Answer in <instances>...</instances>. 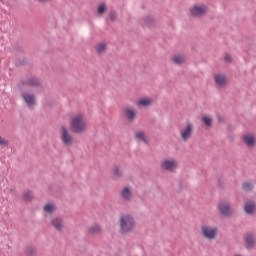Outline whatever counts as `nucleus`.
Listing matches in <instances>:
<instances>
[{"mask_svg":"<svg viewBox=\"0 0 256 256\" xmlns=\"http://www.w3.org/2000/svg\"><path fill=\"white\" fill-rule=\"evenodd\" d=\"M225 61H226V63H231V55L226 54L225 55Z\"/></svg>","mask_w":256,"mask_h":256,"instance_id":"32","label":"nucleus"},{"mask_svg":"<svg viewBox=\"0 0 256 256\" xmlns=\"http://www.w3.org/2000/svg\"><path fill=\"white\" fill-rule=\"evenodd\" d=\"M218 209L220 213H222L225 217H229V215H233V208L227 202H220L218 205Z\"/></svg>","mask_w":256,"mask_h":256,"instance_id":"9","label":"nucleus"},{"mask_svg":"<svg viewBox=\"0 0 256 256\" xmlns=\"http://www.w3.org/2000/svg\"><path fill=\"white\" fill-rule=\"evenodd\" d=\"M194 127L193 124L188 123L186 126H184L181 130H180V135L181 138L184 141H189V139H191V135H193V131H194Z\"/></svg>","mask_w":256,"mask_h":256,"instance_id":"7","label":"nucleus"},{"mask_svg":"<svg viewBox=\"0 0 256 256\" xmlns=\"http://www.w3.org/2000/svg\"><path fill=\"white\" fill-rule=\"evenodd\" d=\"M243 189H244V191H251V189H253V183H251V182L244 183Z\"/></svg>","mask_w":256,"mask_h":256,"instance_id":"28","label":"nucleus"},{"mask_svg":"<svg viewBox=\"0 0 256 256\" xmlns=\"http://www.w3.org/2000/svg\"><path fill=\"white\" fill-rule=\"evenodd\" d=\"M39 1H49V0H39Z\"/></svg>","mask_w":256,"mask_h":256,"instance_id":"33","label":"nucleus"},{"mask_svg":"<svg viewBox=\"0 0 256 256\" xmlns=\"http://www.w3.org/2000/svg\"><path fill=\"white\" fill-rule=\"evenodd\" d=\"M172 61L176 65H182V63H185L187 61V57H185V55L178 54L173 56Z\"/></svg>","mask_w":256,"mask_h":256,"instance_id":"16","label":"nucleus"},{"mask_svg":"<svg viewBox=\"0 0 256 256\" xmlns=\"http://www.w3.org/2000/svg\"><path fill=\"white\" fill-rule=\"evenodd\" d=\"M70 127L73 133H84L87 131V119L82 114H76L71 119Z\"/></svg>","mask_w":256,"mask_h":256,"instance_id":"1","label":"nucleus"},{"mask_svg":"<svg viewBox=\"0 0 256 256\" xmlns=\"http://www.w3.org/2000/svg\"><path fill=\"white\" fill-rule=\"evenodd\" d=\"M26 85H30L31 87H37V85H39V80L31 78L26 82Z\"/></svg>","mask_w":256,"mask_h":256,"instance_id":"25","label":"nucleus"},{"mask_svg":"<svg viewBox=\"0 0 256 256\" xmlns=\"http://www.w3.org/2000/svg\"><path fill=\"white\" fill-rule=\"evenodd\" d=\"M136 105L139 109H141V107H151V105H153V98H149V97L140 98L136 102Z\"/></svg>","mask_w":256,"mask_h":256,"instance_id":"12","label":"nucleus"},{"mask_svg":"<svg viewBox=\"0 0 256 256\" xmlns=\"http://www.w3.org/2000/svg\"><path fill=\"white\" fill-rule=\"evenodd\" d=\"M24 201H32L33 199V192L31 191H26L23 195Z\"/></svg>","mask_w":256,"mask_h":256,"instance_id":"24","label":"nucleus"},{"mask_svg":"<svg viewBox=\"0 0 256 256\" xmlns=\"http://www.w3.org/2000/svg\"><path fill=\"white\" fill-rule=\"evenodd\" d=\"M0 145L1 147H7V145H9V140L0 136Z\"/></svg>","mask_w":256,"mask_h":256,"instance_id":"29","label":"nucleus"},{"mask_svg":"<svg viewBox=\"0 0 256 256\" xmlns=\"http://www.w3.org/2000/svg\"><path fill=\"white\" fill-rule=\"evenodd\" d=\"M98 13L99 15H103V13H107V6H105V4H100L98 6Z\"/></svg>","mask_w":256,"mask_h":256,"instance_id":"26","label":"nucleus"},{"mask_svg":"<svg viewBox=\"0 0 256 256\" xmlns=\"http://www.w3.org/2000/svg\"><path fill=\"white\" fill-rule=\"evenodd\" d=\"M60 139L65 147H71L75 143V138H73L67 126L60 127Z\"/></svg>","mask_w":256,"mask_h":256,"instance_id":"3","label":"nucleus"},{"mask_svg":"<svg viewBox=\"0 0 256 256\" xmlns=\"http://www.w3.org/2000/svg\"><path fill=\"white\" fill-rule=\"evenodd\" d=\"M121 197L125 201H131V199L133 197V189H131L129 187L123 188L121 191Z\"/></svg>","mask_w":256,"mask_h":256,"instance_id":"14","label":"nucleus"},{"mask_svg":"<svg viewBox=\"0 0 256 256\" xmlns=\"http://www.w3.org/2000/svg\"><path fill=\"white\" fill-rule=\"evenodd\" d=\"M44 211L46 213H53V211H55V204L53 203L46 204L44 207Z\"/></svg>","mask_w":256,"mask_h":256,"instance_id":"22","label":"nucleus"},{"mask_svg":"<svg viewBox=\"0 0 256 256\" xmlns=\"http://www.w3.org/2000/svg\"><path fill=\"white\" fill-rule=\"evenodd\" d=\"M124 115L128 121H135V119H137V110L131 106H128L124 110Z\"/></svg>","mask_w":256,"mask_h":256,"instance_id":"11","label":"nucleus"},{"mask_svg":"<svg viewBox=\"0 0 256 256\" xmlns=\"http://www.w3.org/2000/svg\"><path fill=\"white\" fill-rule=\"evenodd\" d=\"M106 50H107V44H105V42H101L96 45L97 53H105Z\"/></svg>","mask_w":256,"mask_h":256,"instance_id":"19","label":"nucleus"},{"mask_svg":"<svg viewBox=\"0 0 256 256\" xmlns=\"http://www.w3.org/2000/svg\"><path fill=\"white\" fill-rule=\"evenodd\" d=\"M246 246L248 249L255 246V236L253 234H247L245 237Z\"/></svg>","mask_w":256,"mask_h":256,"instance_id":"17","label":"nucleus"},{"mask_svg":"<svg viewBox=\"0 0 256 256\" xmlns=\"http://www.w3.org/2000/svg\"><path fill=\"white\" fill-rule=\"evenodd\" d=\"M136 139H138V141H143V143H147V137L143 131L136 132Z\"/></svg>","mask_w":256,"mask_h":256,"instance_id":"20","label":"nucleus"},{"mask_svg":"<svg viewBox=\"0 0 256 256\" xmlns=\"http://www.w3.org/2000/svg\"><path fill=\"white\" fill-rule=\"evenodd\" d=\"M179 167V164L177 163V160L170 158V159H165L161 162V168L164 171H170L173 172L175 169Z\"/></svg>","mask_w":256,"mask_h":256,"instance_id":"5","label":"nucleus"},{"mask_svg":"<svg viewBox=\"0 0 256 256\" xmlns=\"http://www.w3.org/2000/svg\"><path fill=\"white\" fill-rule=\"evenodd\" d=\"M110 19H111V21H115V19H117V13L111 12L110 13Z\"/></svg>","mask_w":256,"mask_h":256,"instance_id":"30","label":"nucleus"},{"mask_svg":"<svg viewBox=\"0 0 256 256\" xmlns=\"http://www.w3.org/2000/svg\"><path fill=\"white\" fill-rule=\"evenodd\" d=\"M244 209L248 215H252V213H255L256 205L253 202H247Z\"/></svg>","mask_w":256,"mask_h":256,"instance_id":"18","label":"nucleus"},{"mask_svg":"<svg viewBox=\"0 0 256 256\" xmlns=\"http://www.w3.org/2000/svg\"><path fill=\"white\" fill-rule=\"evenodd\" d=\"M89 233L91 235H97L101 233V227H99V225H94L89 229Z\"/></svg>","mask_w":256,"mask_h":256,"instance_id":"21","label":"nucleus"},{"mask_svg":"<svg viewBox=\"0 0 256 256\" xmlns=\"http://www.w3.org/2000/svg\"><path fill=\"white\" fill-rule=\"evenodd\" d=\"M243 143L249 148L255 147L256 138L252 133H247L242 137Z\"/></svg>","mask_w":256,"mask_h":256,"instance_id":"10","label":"nucleus"},{"mask_svg":"<svg viewBox=\"0 0 256 256\" xmlns=\"http://www.w3.org/2000/svg\"><path fill=\"white\" fill-rule=\"evenodd\" d=\"M214 79L217 87H225L227 85V76L225 74H216Z\"/></svg>","mask_w":256,"mask_h":256,"instance_id":"13","label":"nucleus"},{"mask_svg":"<svg viewBox=\"0 0 256 256\" xmlns=\"http://www.w3.org/2000/svg\"><path fill=\"white\" fill-rule=\"evenodd\" d=\"M22 99L25 101L28 107L30 108L35 107V104H36L35 94H32L30 92H24L22 93Z\"/></svg>","mask_w":256,"mask_h":256,"instance_id":"8","label":"nucleus"},{"mask_svg":"<svg viewBox=\"0 0 256 256\" xmlns=\"http://www.w3.org/2000/svg\"><path fill=\"white\" fill-rule=\"evenodd\" d=\"M202 121L207 127H211V123H213V119L209 116H204Z\"/></svg>","mask_w":256,"mask_h":256,"instance_id":"23","label":"nucleus"},{"mask_svg":"<svg viewBox=\"0 0 256 256\" xmlns=\"http://www.w3.org/2000/svg\"><path fill=\"white\" fill-rule=\"evenodd\" d=\"M51 224L56 228L57 231H61L63 229V219L56 217L53 218Z\"/></svg>","mask_w":256,"mask_h":256,"instance_id":"15","label":"nucleus"},{"mask_svg":"<svg viewBox=\"0 0 256 256\" xmlns=\"http://www.w3.org/2000/svg\"><path fill=\"white\" fill-rule=\"evenodd\" d=\"M120 229L122 233H131L135 229V219H133V216L129 214L121 216Z\"/></svg>","mask_w":256,"mask_h":256,"instance_id":"2","label":"nucleus"},{"mask_svg":"<svg viewBox=\"0 0 256 256\" xmlns=\"http://www.w3.org/2000/svg\"><path fill=\"white\" fill-rule=\"evenodd\" d=\"M201 231H202V235L206 239H210V240L216 239L217 234L219 233V230L217 229V227L209 226V225H202Z\"/></svg>","mask_w":256,"mask_h":256,"instance_id":"4","label":"nucleus"},{"mask_svg":"<svg viewBox=\"0 0 256 256\" xmlns=\"http://www.w3.org/2000/svg\"><path fill=\"white\" fill-rule=\"evenodd\" d=\"M208 9L207 6L203 4L195 5L190 8V14L192 17H203L207 13Z\"/></svg>","mask_w":256,"mask_h":256,"instance_id":"6","label":"nucleus"},{"mask_svg":"<svg viewBox=\"0 0 256 256\" xmlns=\"http://www.w3.org/2000/svg\"><path fill=\"white\" fill-rule=\"evenodd\" d=\"M113 175H115V177H121L123 175V171H121L119 167H115L113 169Z\"/></svg>","mask_w":256,"mask_h":256,"instance_id":"27","label":"nucleus"},{"mask_svg":"<svg viewBox=\"0 0 256 256\" xmlns=\"http://www.w3.org/2000/svg\"><path fill=\"white\" fill-rule=\"evenodd\" d=\"M33 253H36L35 248H29V249L27 250V255H33Z\"/></svg>","mask_w":256,"mask_h":256,"instance_id":"31","label":"nucleus"}]
</instances>
